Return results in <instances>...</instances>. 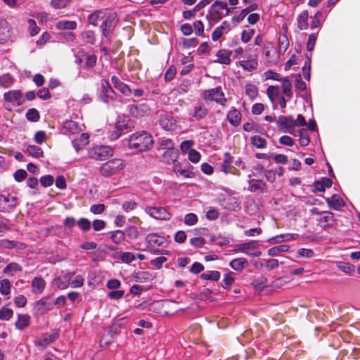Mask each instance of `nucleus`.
<instances>
[{
  "instance_id": "nucleus-33",
  "label": "nucleus",
  "mask_w": 360,
  "mask_h": 360,
  "mask_svg": "<svg viewBox=\"0 0 360 360\" xmlns=\"http://www.w3.org/2000/svg\"><path fill=\"white\" fill-rule=\"evenodd\" d=\"M257 8V5L256 4H251L247 8L243 9L240 13L237 15L233 18V20H236L238 22L242 21L245 16L252 11H255Z\"/></svg>"
},
{
  "instance_id": "nucleus-63",
  "label": "nucleus",
  "mask_w": 360,
  "mask_h": 360,
  "mask_svg": "<svg viewBox=\"0 0 360 360\" xmlns=\"http://www.w3.org/2000/svg\"><path fill=\"white\" fill-rule=\"evenodd\" d=\"M126 233L127 236L131 239H136L139 235L138 229L134 226H128L126 229Z\"/></svg>"
},
{
  "instance_id": "nucleus-2",
  "label": "nucleus",
  "mask_w": 360,
  "mask_h": 360,
  "mask_svg": "<svg viewBox=\"0 0 360 360\" xmlns=\"http://www.w3.org/2000/svg\"><path fill=\"white\" fill-rule=\"evenodd\" d=\"M231 12V9L227 6L226 2L216 1L210 6L206 17L210 22H217Z\"/></svg>"
},
{
  "instance_id": "nucleus-1",
  "label": "nucleus",
  "mask_w": 360,
  "mask_h": 360,
  "mask_svg": "<svg viewBox=\"0 0 360 360\" xmlns=\"http://www.w3.org/2000/svg\"><path fill=\"white\" fill-rule=\"evenodd\" d=\"M154 143L152 136L146 131H140L131 134L128 139L129 147L138 151L150 150Z\"/></svg>"
},
{
  "instance_id": "nucleus-54",
  "label": "nucleus",
  "mask_w": 360,
  "mask_h": 360,
  "mask_svg": "<svg viewBox=\"0 0 360 360\" xmlns=\"http://www.w3.org/2000/svg\"><path fill=\"white\" fill-rule=\"evenodd\" d=\"M198 218L194 213L186 214L184 217V224L187 226H194L197 224Z\"/></svg>"
},
{
  "instance_id": "nucleus-56",
  "label": "nucleus",
  "mask_w": 360,
  "mask_h": 360,
  "mask_svg": "<svg viewBox=\"0 0 360 360\" xmlns=\"http://www.w3.org/2000/svg\"><path fill=\"white\" fill-rule=\"evenodd\" d=\"M26 118L31 122H37L39 119V113L34 108L29 109L26 113Z\"/></svg>"
},
{
  "instance_id": "nucleus-62",
  "label": "nucleus",
  "mask_w": 360,
  "mask_h": 360,
  "mask_svg": "<svg viewBox=\"0 0 360 360\" xmlns=\"http://www.w3.org/2000/svg\"><path fill=\"white\" fill-rule=\"evenodd\" d=\"M264 185L262 181L252 179L249 181L248 190L251 192H255L257 190L261 189Z\"/></svg>"
},
{
  "instance_id": "nucleus-52",
  "label": "nucleus",
  "mask_w": 360,
  "mask_h": 360,
  "mask_svg": "<svg viewBox=\"0 0 360 360\" xmlns=\"http://www.w3.org/2000/svg\"><path fill=\"white\" fill-rule=\"evenodd\" d=\"M27 25L28 32L31 36H34L39 33L40 29L34 20L29 19L27 20Z\"/></svg>"
},
{
  "instance_id": "nucleus-46",
  "label": "nucleus",
  "mask_w": 360,
  "mask_h": 360,
  "mask_svg": "<svg viewBox=\"0 0 360 360\" xmlns=\"http://www.w3.org/2000/svg\"><path fill=\"white\" fill-rule=\"evenodd\" d=\"M295 89L298 94H302L306 92L307 91V84L304 82L302 81L300 75H298L296 77Z\"/></svg>"
},
{
  "instance_id": "nucleus-18",
  "label": "nucleus",
  "mask_w": 360,
  "mask_h": 360,
  "mask_svg": "<svg viewBox=\"0 0 360 360\" xmlns=\"http://www.w3.org/2000/svg\"><path fill=\"white\" fill-rule=\"evenodd\" d=\"M10 25L4 20H0V44H4L8 42L10 38Z\"/></svg>"
},
{
  "instance_id": "nucleus-34",
  "label": "nucleus",
  "mask_w": 360,
  "mask_h": 360,
  "mask_svg": "<svg viewBox=\"0 0 360 360\" xmlns=\"http://www.w3.org/2000/svg\"><path fill=\"white\" fill-rule=\"evenodd\" d=\"M332 181L328 178H322L320 181L314 183V188L317 191L323 192L326 188H330L332 186Z\"/></svg>"
},
{
  "instance_id": "nucleus-38",
  "label": "nucleus",
  "mask_w": 360,
  "mask_h": 360,
  "mask_svg": "<svg viewBox=\"0 0 360 360\" xmlns=\"http://www.w3.org/2000/svg\"><path fill=\"white\" fill-rule=\"evenodd\" d=\"M280 94V89L278 86H269L266 89V94L270 101L274 103Z\"/></svg>"
},
{
  "instance_id": "nucleus-55",
  "label": "nucleus",
  "mask_w": 360,
  "mask_h": 360,
  "mask_svg": "<svg viewBox=\"0 0 360 360\" xmlns=\"http://www.w3.org/2000/svg\"><path fill=\"white\" fill-rule=\"evenodd\" d=\"M194 146V141L193 140H186L183 141L180 145V149L184 153H189L190 150H192V147Z\"/></svg>"
},
{
  "instance_id": "nucleus-41",
  "label": "nucleus",
  "mask_w": 360,
  "mask_h": 360,
  "mask_svg": "<svg viewBox=\"0 0 360 360\" xmlns=\"http://www.w3.org/2000/svg\"><path fill=\"white\" fill-rule=\"evenodd\" d=\"M290 246L288 245H281L279 246L274 247L268 250L269 256H278L281 252H288Z\"/></svg>"
},
{
  "instance_id": "nucleus-40",
  "label": "nucleus",
  "mask_w": 360,
  "mask_h": 360,
  "mask_svg": "<svg viewBox=\"0 0 360 360\" xmlns=\"http://www.w3.org/2000/svg\"><path fill=\"white\" fill-rule=\"evenodd\" d=\"M298 238V235L296 233H286L283 235L277 236L275 238H272L269 240V242L276 240V243H280L281 241H290L295 240Z\"/></svg>"
},
{
  "instance_id": "nucleus-21",
  "label": "nucleus",
  "mask_w": 360,
  "mask_h": 360,
  "mask_svg": "<svg viewBox=\"0 0 360 360\" xmlns=\"http://www.w3.org/2000/svg\"><path fill=\"white\" fill-rule=\"evenodd\" d=\"M63 129L65 132L75 135L79 134L82 131V129L79 125L72 120H67L63 124Z\"/></svg>"
},
{
  "instance_id": "nucleus-12",
  "label": "nucleus",
  "mask_w": 360,
  "mask_h": 360,
  "mask_svg": "<svg viewBox=\"0 0 360 360\" xmlns=\"http://www.w3.org/2000/svg\"><path fill=\"white\" fill-rule=\"evenodd\" d=\"M72 276L73 274L70 272L58 276L53 280L51 283L52 287L60 290H65L68 288L70 285Z\"/></svg>"
},
{
  "instance_id": "nucleus-16",
  "label": "nucleus",
  "mask_w": 360,
  "mask_h": 360,
  "mask_svg": "<svg viewBox=\"0 0 360 360\" xmlns=\"http://www.w3.org/2000/svg\"><path fill=\"white\" fill-rule=\"evenodd\" d=\"M146 241L152 248L162 247L165 243L164 237L157 235L156 233H150L146 238Z\"/></svg>"
},
{
  "instance_id": "nucleus-28",
  "label": "nucleus",
  "mask_w": 360,
  "mask_h": 360,
  "mask_svg": "<svg viewBox=\"0 0 360 360\" xmlns=\"http://www.w3.org/2000/svg\"><path fill=\"white\" fill-rule=\"evenodd\" d=\"M230 266L235 271H241L248 266V262L243 257L237 258L230 262Z\"/></svg>"
},
{
  "instance_id": "nucleus-6",
  "label": "nucleus",
  "mask_w": 360,
  "mask_h": 360,
  "mask_svg": "<svg viewBox=\"0 0 360 360\" xmlns=\"http://www.w3.org/2000/svg\"><path fill=\"white\" fill-rule=\"evenodd\" d=\"M203 98L206 101H214L221 105H224L226 102V99L225 98L224 93L220 87L205 91L203 93Z\"/></svg>"
},
{
  "instance_id": "nucleus-8",
  "label": "nucleus",
  "mask_w": 360,
  "mask_h": 360,
  "mask_svg": "<svg viewBox=\"0 0 360 360\" xmlns=\"http://www.w3.org/2000/svg\"><path fill=\"white\" fill-rule=\"evenodd\" d=\"M145 211L155 219L169 220L171 217V214L164 207H147Z\"/></svg>"
},
{
  "instance_id": "nucleus-9",
  "label": "nucleus",
  "mask_w": 360,
  "mask_h": 360,
  "mask_svg": "<svg viewBox=\"0 0 360 360\" xmlns=\"http://www.w3.org/2000/svg\"><path fill=\"white\" fill-rule=\"evenodd\" d=\"M129 113L134 117L141 118L148 116L151 109L147 103L134 104L129 106Z\"/></svg>"
},
{
  "instance_id": "nucleus-15",
  "label": "nucleus",
  "mask_w": 360,
  "mask_h": 360,
  "mask_svg": "<svg viewBox=\"0 0 360 360\" xmlns=\"http://www.w3.org/2000/svg\"><path fill=\"white\" fill-rule=\"evenodd\" d=\"M76 61L78 63H84L86 67H92L96 64V57L94 55H89L83 51H79L76 55Z\"/></svg>"
},
{
  "instance_id": "nucleus-3",
  "label": "nucleus",
  "mask_w": 360,
  "mask_h": 360,
  "mask_svg": "<svg viewBox=\"0 0 360 360\" xmlns=\"http://www.w3.org/2000/svg\"><path fill=\"white\" fill-rule=\"evenodd\" d=\"M125 163L122 159H112L102 165L100 169L101 174L104 176L115 175L122 171Z\"/></svg>"
},
{
  "instance_id": "nucleus-50",
  "label": "nucleus",
  "mask_w": 360,
  "mask_h": 360,
  "mask_svg": "<svg viewBox=\"0 0 360 360\" xmlns=\"http://www.w3.org/2000/svg\"><path fill=\"white\" fill-rule=\"evenodd\" d=\"M173 168H174V171L175 172V173L176 174H179L186 178L191 177V173L187 169H182L179 162H177L176 163H174Z\"/></svg>"
},
{
  "instance_id": "nucleus-43",
  "label": "nucleus",
  "mask_w": 360,
  "mask_h": 360,
  "mask_svg": "<svg viewBox=\"0 0 360 360\" xmlns=\"http://www.w3.org/2000/svg\"><path fill=\"white\" fill-rule=\"evenodd\" d=\"M103 18L104 15L103 12L100 11H96L89 15L88 21L91 25L96 26L98 20Z\"/></svg>"
},
{
  "instance_id": "nucleus-49",
  "label": "nucleus",
  "mask_w": 360,
  "mask_h": 360,
  "mask_svg": "<svg viewBox=\"0 0 360 360\" xmlns=\"http://www.w3.org/2000/svg\"><path fill=\"white\" fill-rule=\"evenodd\" d=\"M13 314L11 309L3 307L0 309V320L8 321Z\"/></svg>"
},
{
  "instance_id": "nucleus-31",
  "label": "nucleus",
  "mask_w": 360,
  "mask_h": 360,
  "mask_svg": "<svg viewBox=\"0 0 360 360\" xmlns=\"http://www.w3.org/2000/svg\"><path fill=\"white\" fill-rule=\"evenodd\" d=\"M227 119L232 125L238 126L241 120V114L238 110L232 109L229 112Z\"/></svg>"
},
{
  "instance_id": "nucleus-5",
  "label": "nucleus",
  "mask_w": 360,
  "mask_h": 360,
  "mask_svg": "<svg viewBox=\"0 0 360 360\" xmlns=\"http://www.w3.org/2000/svg\"><path fill=\"white\" fill-rule=\"evenodd\" d=\"M117 22V15L115 13H110L105 16L101 25V32L105 37L110 36L115 27Z\"/></svg>"
},
{
  "instance_id": "nucleus-47",
  "label": "nucleus",
  "mask_w": 360,
  "mask_h": 360,
  "mask_svg": "<svg viewBox=\"0 0 360 360\" xmlns=\"http://www.w3.org/2000/svg\"><path fill=\"white\" fill-rule=\"evenodd\" d=\"M201 278L205 280L217 281L220 278V273L218 271H212L201 274Z\"/></svg>"
},
{
  "instance_id": "nucleus-35",
  "label": "nucleus",
  "mask_w": 360,
  "mask_h": 360,
  "mask_svg": "<svg viewBox=\"0 0 360 360\" xmlns=\"http://www.w3.org/2000/svg\"><path fill=\"white\" fill-rule=\"evenodd\" d=\"M245 94L251 99H255L258 96V87L253 84L248 83L245 87Z\"/></svg>"
},
{
  "instance_id": "nucleus-27",
  "label": "nucleus",
  "mask_w": 360,
  "mask_h": 360,
  "mask_svg": "<svg viewBox=\"0 0 360 360\" xmlns=\"http://www.w3.org/2000/svg\"><path fill=\"white\" fill-rule=\"evenodd\" d=\"M56 27L59 30H73L77 27V22L73 20H63L56 24Z\"/></svg>"
},
{
  "instance_id": "nucleus-45",
  "label": "nucleus",
  "mask_w": 360,
  "mask_h": 360,
  "mask_svg": "<svg viewBox=\"0 0 360 360\" xmlns=\"http://www.w3.org/2000/svg\"><path fill=\"white\" fill-rule=\"evenodd\" d=\"M251 143L257 148H264L266 146V140L257 135L251 137Z\"/></svg>"
},
{
  "instance_id": "nucleus-48",
  "label": "nucleus",
  "mask_w": 360,
  "mask_h": 360,
  "mask_svg": "<svg viewBox=\"0 0 360 360\" xmlns=\"http://www.w3.org/2000/svg\"><path fill=\"white\" fill-rule=\"evenodd\" d=\"M82 39L86 44H94L95 42V35L94 32L86 30L82 34Z\"/></svg>"
},
{
  "instance_id": "nucleus-59",
  "label": "nucleus",
  "mask_w": 360,
  "mask_h": 360,
  "mask_svg": "<svg viewBox=\"0 0 360 360\" xmlns=\"http://www.w3.org/2000/svg\"><path fill=\"white\" fill-rule=\"evenodd\" d=\"M255 31L252 29L248 28L244 30L241 34V40L243 43H248L253 37Z\"/></svg>"
},
{
  "instance_id": "nucleus-19",
  "label": "nucleus",
  "mask_w": 360,
  "mask_h": 360,
  "mask_svg": "<svg viewBox=\"0 0 360 360\" xmlns=\"http://www.w3.org/2000/svg\"><path fill=\"white\" fill-rule=\"evenodd\" d=\"M178 158L179 151L175 148L170 150H166L162 154V160L167 164L176 163Z\"/></svg>"
},
{
  "instance_id": "nucleus-11",
  "label": "nucleus",
  "mask_w": 360,
  "mask_h": 360,
  "mask_svg": "<svg viewBox=\"0 0 360 360\" xmlns=\"http://www.w3.org/2000/svg\"><path fill=\"white\" fill-rule=\"evenodd\" d=\"M6 103L12 106H19L22 104V94L19 90H11L4 94Z\"/></svg>"
},
{
  "instance_id": "nucleus-4",
  "label": "nucleus",
  "mask_w": 360,
  "mask_h": 360,
  "mask_svg": "<svg viewBox=\"0 0 360 360\" xmlns=\"http://www.w3.org/2000/svg\"><path fill=\"white\" fill-rule=\"evenodd\" d=\"M89 157L96 160H104L113 154L112 148L108 146H96L91 148L88 152Z\"/></svg>"
},
{
  "instance_id": "nucleus-39",
  "label": "nucleus",
  "mask_w": 360,
  "mask_h": 360,
  "mask_svg": "<svg viewBox=\"0 0 360 360\" xmlns=\"http://www.w3.org/2000/svg\"><path fill=\"white\" fill-rule=\"evenodd\" d=\"M308 13L304 11H302L297 17V25L300 30H307L308 27Z\"/></svg>"
},
{
  "instance_id": "nucleus-42",
  "label": "nucleus",
  "mask_w": 360,
  "mask_h": 360,
  "mask_svg": "<svg viewBox=\"0 0 360 360\" xmlns=\"http://www.w3.org/2000/svg\"><path fill=\"white\" fill-rule=\"evenodd\" d=\"M207 114V108L202 105H198L194 108L193 117L197 120H200L205 117Z\"/></svg>"
},
{
  "instance_id": "nucleus-29",
  "label": "nucleus",
  "mask_w": 360,
  "mask_h": 360,
  "mask_svg": "<svg viewBox=\"0 0 360 360\" xmlns=\"http://www.w3.org/2000/svg\"><path fill=\"white\" fill-rule=\"evenodd\" d=\"M111 80L114 84V86L123 94L129 95L131 93V89L129 87L127 84L120 81L117 77L112 76Z\"/></svg>"
},
{
  "instance_id": "nucleus-20",
  "label": "nucleus",
  "mask_w": 360,
  "mask_h": 360,
  "mask_svg": "<svg viewBox=\"0 0 360 360\" xmlns=\"http://www.w3.org/2000/svg\"><path fill=\"white\" fill-rule=\"evenodd\" d=\"M89 143V135L82 133L80 136L72 140V144L77 151L82 149Z\"/></svg>"
},
{
  "instance_id": "nucleus-7",
  "label": "nucleus",
  "mask_w": 360,
  "mask_h": 360,
  "mask_svg": "<svg viewBox=\"0 0 360 360\" xmlns=\"http://www.w3.org/2000/svg\"><path fill=\"white\" fill-rule=\"evenodd\" d=\"M18 204V200L11 195L0 194V212L11 211Z\"/></svg>"
},
{
  "instance_id": "nucleus-57",
  "label": "nucleus",
  "mask_w": 360,
  "mask_h": 360,
  "mask_svg": "<svg viewBox=\"0 0 360 360\" xmlns=\"http://www.w3.org/2000/svg\"><path fill=\"white\" fill-rule=\"evenodd\" d=\"M298 135L300 136V143L302 146H307L309 142V138L307 134L305 129H300L298 132Z\"/></svg>"
},
{
  "instance_id": "nucleus-17",
  "label": "nucleus",
  "mask_w": 360,
  "mask_h": 360,
  "mask_svg": "<svg viewBox=\"0 0 360 360\" xmlns=\"http://www.w3.org/2000/svg\"><path fill=\"white\" fill-rule=\"evenodd\" d=\"M57 338L58 335L56 333H52L51 335L46 334L43 335L41 338L35 340L34 345L40 349H44L46 346L56 340Z\"/></svg>"
},
{
  "instance_id": "nucleus-32",
  "label": "nucleus",
  "mask_w": 360,
  "mask_h": 360,
  "mask_svg": "<svg viewBox=\"0 0 360 360\" xmlns=\"http://www.w3.org/2000/svg\"><path fill=\"white\" fill-rule=\"evenodd\" d=\"M231 54V51H229L225 49H221L217 53V62L223 63V64H229L231 62L230 56Z\"/></svg>"
},
{
  "instance_id": "nucleus-23",
  "label": "nucleus",
  "mask_w": 360,
  "mask_h": 360,
  "mask_svg": "<svg viewBox=\"0 0 360 360\" xmlns=\"http://www.w3.org/2000/svg\"><path fill=\"white\" fill-rule=\"evenodd\" d=\"M326 201L328 206L335 210H340L345 205L343 200L338 195H333L331 198H328Z\"/></svg>"
},
{
  "instance_id": "nucleus-13",
  "label": "nucleus",
  "mask_w": 360,
  "mask_h": 360,
  "mask_svg": "<svg viewBox=\"0 0 360 360\" xmlns=\"http://www.w3.org/2000/svg\"><path fill=\"white\" fill-rule=\"evenodd\" d=\"M277 124L281 129H285L286 131L294 136H297V134L294 133L295 122L292 116H281L277 120Z\"/></svg>"
},
{
  "instance_id": "nucleus-24",
  "label": "nucleus",
  "mask_w": 360,
  "mask_h": 360,
  "mask_svg": "<svg viewBox=\"0 0 360 360\" xmlns=\"http://www.w3.org/2000/svg\"><path fill=\"white\" fill-rule=\"evenodd\" d=\"M35 309L41 314L51 310L53 308V304L49 302L48 298H42L35 303Z\"/></svg>"
},
{
  "instance_id": "nucleus-22",
  "label": "nucleus",
  "mask_w": 360,
  "mask_h": 360,
  "mask_svg": "<svg viewBox=\"0 0 360 360\" xmlns=\"http://www.w3.org/2000/svg\"><path fill=\"white\" fill-rule=\"evenodd\" d=\"M229 30V23L226 21L223 22L222 24L217 27L212 32V37L213 41L218 40L224 33H227Z\"/></svg>"
},
{
  "instance_id": "nucleus-36",
  "label": "nucleus",
  "mask_w": 360,
  "mask_h": 360,
  "mask_svg": "<svg viewBox=\"0 0 360 360\" xmlns=\"http://www.w3.org/2000/svg\"><path fill=\"white\" fill-rule=\"evenodd\" d=\"M15 79L10 74H4L0 76V86L4 88H9L14 84Z\"/></svg>"
},
{
  "instance_id": "nucleus-10",
  "label": "nucleus",
  "mask_w": 360,
  "mask_h": 360,
  "mask_svg": "<svg viewBox=\"0 0 360 360\" xmlns=\"http://www.w3.org/2000/svg\"><path fill=\"white\" fill-rule=\"evenodd\" d=\"M257 247V242L251 241L249 243L238 244L236 246V252H242L249 256L259 257L262 255L260 251H252Z\"/></svg>"
},
{
  "instance_id": "nucleus-61",
  "label": "nucleus",
  "mask_w": 360,
  "mask_h": 360,
  "mask_svg": "<svg viewBox=\"0 0 360 360\" xmlns=\"http://www.w3.org/2000/svg\"><path fill=\"white\" fill-rule=\"evenodd\" d=\"M160 146L163 150H170L174 148L172 140L169 139H161L160 140Z\"/></svg>"
},
{
  "instance_id": "nucleus-64",
  "label": "nucleus",
  "mask_w": 360,
  "mask_h": 360,
  "mask_svg": "<svg viewBox=\"0 0 360 360\" xmlns=\"http://www.w3.org/2000/svg\"><path fill=\"white\" fill-rule=\"evenodd\" d=\"M21 270L19 264L16 263H11L4 269V271L6 274H8L13 275V274L15 271H20Z\"/></svg>"
},
{
  "instance_id": "nucleus-60",
  "label": "nucleus",
  "mask_w": 360,
  "mask_h": 360,
  "mask_svg": "<svg viewBox=\"0 0 360 360\" xmlns=\"http://www.w3.org/2000/svg\"><path fill=\"white\" fill-rule=\"evenodd\" d=\"M70 2V0H52L51 5L55 9H60L66 7Z\"/></svg>"
},
{
  "instance_id": "nucleus-37",
  "label": "nucleus",
  "mask_w": 360,
  "mask_h": 360,
  "mask_svg": "<svg viewBox=\"0 0 360 360\" xmlns=\"http://www.w3.org/2000/svg\"><path fill=\"white\" fill-rule=\"evenodd\" d=\"M11 283L7 279H4L0 281V293L4 296H7L9 298L11 293Z\"/></svg>"
},
{
  "instance_id": "nucleus-25",
  "label": "nucleus",
  "mask_w": 360,
  "mask_h": 360,
  "mask_svg": "<svg viewBox=\"0 0 360 360\" xmlns=\"http://www.w3.org/2000/svg\"><path fill=\"white\" fill-rule=\"evenodd\" d=\"M282 92L289 99L292 98V86L288 77H283L281 81Z\"/></svg>"
},
{
  "instance_id": "nucleus-44",
  "label": "nucleus",
  "mask_w": 360,
  "mask_h": 360,
  "mask_svg": "<svg viewBox=\"0 0 360 360\" xmlns=\"http://www.w3.org/2000/svg\"><path fill=\"white\" fill-rule=\"evenodd\" d=\"M336 265L340 270L346 274H351L354 271V266L349 263L344 262H337Z\"/></svg>"
},
{
  "instance_id": "nucleus-58",
  "label": "nucleus",
  "mask_w": 360,
  "mask_h": 360,
  "mask_svg": "<svg viewBox=\"0 0 360 360\" xmlns=\"http://www.w3.org/2000/svg\"><path fill=\"white\" fill-rule=\"evenodd\" d=\"M301 56H296L295 54H292L290 59L286 62L285 65V70L288 71L290 69V68L294 65H297L298 63V61L300 60Z\"/></svg>"
},
{
  "instance_id": "nucleus-14",
  "label": "nucleus",
  "mask_w": 360,
  "mask_h": 360,
  "mask_svg": "<svg viewBox=\"0 0 360 360\" xmlns=\"http://www.w3.org/2000/svg\"><path fill=\"white\" fill-rule=\"evenodd\" d=\"M160 124L167 131H173L176 128V122L169 114H164L160 117Z\"/></svg>"
},
{
  "instance_id": "nucleus-26",
  "label": "nucleus",
  "mask_w": 360,
  "mask_h": 360,
  "mask_svg": "<svg viewBox=\"0 0 360 360\" xmlns=\"http://www.w3.org/2000/svg\"><path fill=\"white\" fill-rule=\"evenodd\" d=\"M46 286V282L41 277H35L32 281V292L41 293Z\"/></svg>"
},
{
  "instance_id": "nucleus-51",
  "label": "nucleus",
  "mask_w": 360,
  "mask_h": 360,
  "mask_svg": "<svg viewBox=\"0 0 360 360\" xmlns=\"http://www.w3.org/2000/svg\"><path fill=\"white\" fill-rule=\"evenodd\" d=\"M27 152L29 155L34 158H39L43 155L42 150L39 147L36 146H29L27 148Z\"/></svg>"
},
{
  "instance_id": "nucleus-30",
  "label": "nucleus",
  "mask_w": 360,
  "mask_h": 360,
  "mask_svg": "<svg viewBox=\"0 0 360 360\" xmlns=\"http://www.w3.org/2000/svg\"><path fill=\"white\" fill-rule=\"evenodd\" d=\"M30 316L28 314H19L15 322V327L19 330H24L29 326Z\"/></svg>"
},
{
  "instance_id": "nucleus-53",
  "label": "nucleus",
  "mask_w": 360,
  "mask_h": 360,
  "mask_svg": "<svg viewBox=\"0 0 360 360\" xmlns=\"http://www.w3.org/2000/svg\"><path fill=\"white\" fill-rule=\"evenodd\" d=\"M111 238L114 243L118 244L124 240L125 234L122 231L117 230L112 233Z\"/></svg>"
}]
</instances>
